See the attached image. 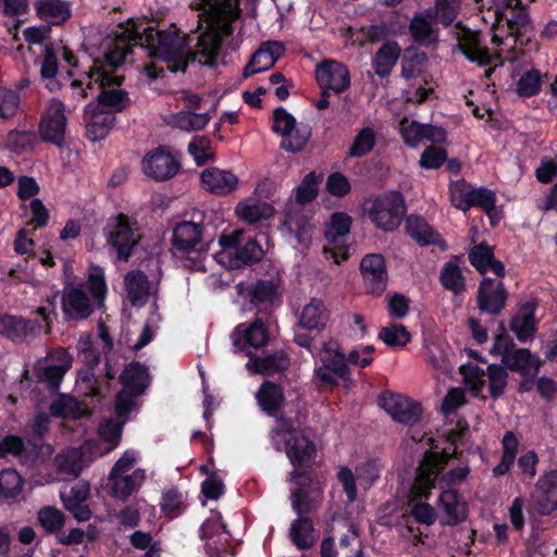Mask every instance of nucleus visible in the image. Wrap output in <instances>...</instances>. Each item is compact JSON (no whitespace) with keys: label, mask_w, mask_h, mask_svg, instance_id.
Instances as JSON below:
<instances>
[{"label":"nucleus","mask_w":557,"mask_h":557,"mask_svg":"<svg viewBox=\"0 0 557 557\" xmlns=\"http://www.w3.org/2000/svg\"><path fill=\"white\" fill-rule=\"evenodd\" d=\"M66 125L64 103L57 98L50 99L40 119L39 135L41 139L61 147Z\"/></svg>","instance_id":"obj_17"},{"label":"nucleus","mask_w":557,"mask_h":557,"mask_svg":"<svg viewBox=\"0 0 557 557\" xmlns=\"http://www.w3.org/2000/svg\"><path fill=\"white\" fill-rule=\"evenodd\" d=\"M289 367V358L284 350H276L262 357H250L246 368L251 373L271 375Z\"/></svg>","instance_id":"obj_33"},{"label":"nucleus","mask_w":557,"mask_h":557,"mask_svg":"<svg viewBox=\"0 0 557 557\" xmlns=\"http://www.w3.org/2000/svg\"><path fill=\"white\" fill-rule=\"evenodd\" d=\"M38 17L50 25H60L71 16V3L66 0H34Z\"/></svg>","instance_id":"obj_34"},{"label":"nucleus","mask_w":557,"mask_h":557,"mask_svg":"<svg viewBox=\"0 0 557 557\" xmlns=\"http://www.w3.org/2000/svg\"><path fill=\"white\" fill-rule=\"evenodd\" d=\"M240 294L249 299L259 313L263 309L273 306L278 298L277 285L272 281H258L245 290L242 289Z\"/></svg>","instance_id":"obj_35"},{"label":"nucleus","mask_w":557,"mask_h":557,"mask_svg":"<svg viewBox=\"0 0 557 557\" xmlns=\"http://www.w3.org/2000/svg\"><path fill=\"white\" fill-rule=\"evenodd\" d=\"M382 468L380 459H369L356 468L357 479L363 487L369 488L380 478Z\"/></svg>","instance_id":"obj_60"},{"label":"nucleus","mask_w":557,"mask_h":557,"mask_svg":"<svg viewBox=\"0 0 557 557\" xmlns=\"http://www.w3.org/2000/svg\"><path fill=\"white\" fill-rule=\"evenodd\" d=\"M190 8L207 23L206 32L197 36L196 58L199 64L212 67L223 39L233 34V23L240 16L239 0H191Z\"/></svg>","instance_id":"obj_2"},{"label":"nucleus","mask_w":557,"mask_h":557,"mask_svg":"<svg viewBox=\"0 0 557 557\" xmlns=\"http://www.w3.org/2000/svg\"><path fill=\"white\" fill-rule=\"evenodd\" d=\"M270 317L258 315L250 323H240L232 332L231 338L234 347L246 356L253 355L252 349L264 346L269 341L268 323Z\"/></svg>","instance_id":"obj_16"},{"label":"nucleus","mask_w":557,"mask_h":557,"mask_svg":"<svg viewBox=\"0 0 557 557\" xmlns=\"http://www.w3.org/2000/svg\"><path fill=\"white\" fill-rule=\"evenodd\" d=\"M143 172L156 181H165L173 177L180 163L163 147L148 152L141 161Z\"/></svg>","instance_id":"obj_21"},{"label":"nucleus","mask_w":557,"mask_h":557,"mask_svg":"<svg viewBox=\"0 0 557 557\" xmlns=\"http://www.w3.org/2000/svg\"><path fill=\"white\" fill-rule=\"evenodd\" d=\"M256 398L262 410L270 414H275V411L283 403V393L277 385L265 382L260 386Z\"/></svg>","instance_id":"obj_46"},{"label":"nucleus","mask_w":557,"mask_h":557,"mask_svg":"<svg viewBox=\"0 0 557 557\" xmlns=\"http://www.w3.org/2000/svg\"><path fill=\"white\" fill-rule=\"evenodd\" d=\"M315 78L322 89H331L336 94L343 92L350 85L348 69L335 60H325L315 69Z\"/></svg>","instance_id":"obj_22"},{"label":"nucleus","mask_w":557,"mask_h":557,"mask_svg":"<svg viewBox=\"0 0 557 557\" xmlns=\"http://www.w3.org/2000/svg\"><path fill=\"white\" fill-rule=\"evenodd\" d=\"M410 34L420 44L428 45L433 41V28L431 15L418 14L410 22Z\"/></svg>","instance_id":"obj_57"},{"label":"nucleus","mask_w":557,"mask_h":557,"mask_svg":"<svg viewBox=\"0 0 557 557\" xmlns=\"http://www.w3.org/2000/svg\"><path fill=\"white\" fill-rule=\"evenodd\" d=\"M399 55V46L396 42H386L375 53L372 60V67L379 76H388Z\"/></svg>","instance_id":"obj_43"},{"label":"nucleus","mask_w":557,"mask_h":557,"mask_svg":"<svg viewBox=\"0 0 557 557\" xmlns=\"http://www.w3.org/2000/svg\"><path fill=\"white\" fill-rule=\"evenodd\" d=\"M126 54V47L116 42L102 59L92 60L87 73V87L97 92L95 103L114 114L126 109L131 102L128 92L120 87L123 76L117 74Z\"/></svg>","instance_id":"obj_3"},{"label":"nucleus","mask_w":557,"mask_h":557,"mask_svg":"<svg viewBox=\"0 0 557 557\" xmlns=\"http://www.w3.org/2000/svg\"><path fill=\"white\" fill-rule=\"evenodd\" d=\"M488 391L493 398L504 394L507 385L508 373L503 366L490 364L487 367Z\"/></svg>","instance_id":"obj_62"},{"label":"nucleus","mask_w":557,"mask_h":557,"mask_svg":"<svg viewBox=\"0 0 557 557\" xmlns=\"http://www.w3.org/2000/svg\"><path fill=\"white\" fill-rule=\"evenodd\" d=\"M40 321L27 320L20 315H0V335L14 343H23L38 335L44 329L48 330L50 311L47 307L37 309Z\"/></svg>","instance_id":"obj_14"},{"label":"nucleus","mask_w":557,"mask_h":557,"mask_svg":"<svg viewBox=\"0 0 557 557\" xmlns=\"http://www.w3.org/2000/svg\"><path fill=\"white\" fill-rule=\"evenodd\" d=\"M441 490L437 508L445 515V522L447 524H456L463 518V505L460 503L457 491L448 487Z\"/></svg>","instance_id":"obj_40"},{"label":"nucleus","mask_w":557,"mask_h":557,"mask_svg":"<svg viewBox=\"0 0 557 557\" xmlns=\"http://www.w3.org/2000/svg\"><path fill=\"white\" fill-rule=\"evenodd\" d=\"M50 361L42 367L40 379L52 389L58 388L65 372L71 368L72 358L64 350H57L51 355Z\"/></svg>","instance_id":"obj_36"},{"label":"nucleus","mask_w":557,"mask_h":557,"mask_svg":"<svg viewBox=\"0 0 557 557\" xmlns=\"http://www.w3.org/2000/svg\"><path fill=\"white\" fill-rule=\"evenodd\" d=\"M534 506L541 516H550L557 510V471L550 470L540 476L533 493Z\"/></svg>","instance_id":"obj_24"},{"label":"nucleus","mask_w":557,"mask_h":557,"mask_svg":"<svg viewBox=\"0 0 557 557\" xmlns=\"http://www.w3.org/2000/svg\"><path fill=\"white\" fill-rule=\"evenodd\" d=\"M537 308L536 299H529L520 305L518 313L510 322V329L516 334L518 341L524 343L531 339L535 332L534 313Z\"/></svg>","instance_id":"obj_31"},{"label":"nucleus","mask_w":557,"mask_h":557,"mask_svg":"<svg viewBox=\"0 0 557 557\" xmlns=\"http://www.w3.org/2000/svg\"><path fill=\"white\" fill-rule=\"evenodd\" d=\"M271 440L276 450L285 451L294 467H309L314 461L317 453L314 443L285 422L272 430Z\"/></svg>","instance_id":"obj_7"},{"label":"nucleus","mask_w":557,"mask_h":557,"mask_svg":"<svg viewBox=\"0 0 557 557\" xmlns=\"http://www.w3.org/2000/svg\"><path fill=\"white\" fill-rule=\"evenodd\" d=\"M89 492L90 486L85 481L76 482L70 488L64 487L60 492V498L63 506L77 521H87L91 517V511L85 504L89 496Z\"/></svg>","instance_id":"obj_28"},{"label":"nucleus","mask_w":557,"mask_h":557,"mask_svg":"<svg viewBox=\"0 0 557 557\" xmlns=\"http://www.w3.org/2000/svg\"><path fill=\"white\" fill-rule=\"evenodd\" d=\"M284 52L285 46L281 41L269 40L261 44L259 49L251 55L249 62L245 66L243 76L248 77L270 70L284 54Z\"/></svg>","instance_id":"obj_27"},{"label":"nucleus","mask_w":557,"mask_h":557,"mask_svg":"<svg viewBox=\"0 0 557 557\" xmlns=\"http://www.w3.org/2000/svg\"><path fill=\"white\" fill-rule=\"evenodd\" d=\"M380 405L398 423L413 425L421 418L420 404L400 394L382 395Z\"/></svg>","instance_id":"obj_20"},{"label":"nucleus","mask_w":557,"mask_h":557,"mask_svg":"<svg viewBox=\"0 0 557 557\" xmlns=\"http://www.w3.org/2000/svg\"><path fill=\"white\" fill-rule=\"evenodd\" d=\"M351 225V219L343 212L333 213L325 228L327 246L323 248L326 259H332L335 264L348 259L347 237Z\"/></svg>","instance_id":"obj_15"},{"label":"nucleus","mask_w":557,"mask_h":557,"mask_svg":"<svg viewBox=\"0 0 557 557\" xmlns=\"http://www.w3.org/2000/svg\"><path fill=\"white\" fill-rule=\"evenodd\" d=\"M117 418L120 419L119 422L112 419H106L99 425L100 438L108 443V447L106 448L107 453L111 451L117 446L122 435V429L124 423L126 422L127 416H117Z\"/></svg>","instance_id":"obj_52"},{"label":"nucleus","mask_w":557,"mask_h":557,"mask_svg":"<svg viewBox=\"0 0 557 557\" xmlns=\"http://www.w3.org/2000/svg\"><path fill=\"white\" fill-rule=\"evenodd\" d=\"M425 361L438 374H449L454 368L451 357L454 352L444 343L431 342L425 345Z\"/></svg>","instance_id":"obj_38"},{"label":"nucleus","mask_w":557,"mask_h":557,"mask_svg":"<svg viewBox=\"0 0 557 557\" xmlns=\"http://www.w3.org/2000/svg\"><path fill=\"white\" fill-rule=\"evenodd\" d=\"M58 73V61L52 47L46 46L44 59L40 65V76L46 82V88L54 91L59 88L58 82L54 79Z\"/></svg>","instance_id":"obj_55"},{"label":"nucleus","mask_w":557,"mask_h":557,"mask_svg":"<svg viewBox=\"0 0 557 557\" xmlns=\"http://www.w3.org/2000/svg\"><path fill=\"white\" fill-rule=\"evenodd\" d=\"M127 298L135 307L145 306L153 294V286L147 275L140 270H132L124 276Z\"/></svg>","instance_id":"obj_30"},{"label":"nucleus","mask_w":557,"mask_h":557,"mask_svg":"<svg viewBox=\"0 0 557 557\" xmlns=\"http://www.w3.org/2000/svg\"><path fill=\"white\" fill-rule=\"evenodd\" d=\"M410 337V333L401 324H391L379 332V338L389 347H405Z\"/></svg>","instance_id":"obj_56"},{"label":"nucleus","mask_w":557,"mask_h":557,"mask_svg":"<svg viewBox=\"0 0 557 557\" xmlns=\"http://www.w3.org/2000/svg\"><path fill=\"white\" fill-rule=\"evenodd\" d=\"M120 382L123 388L116 395L115 413L124 417L135 407V398L148 387V369L138 362L129 363L121 373Z\"/></svg>","instance_id":"obj_12"},{"label":"nucleus","mask_w":557,"mask_h":557,"mask_svg":"<svg viewBox=\"0 0 557 557\" xmlns=\"http://www.w3.org/2000/svg\"><path fill=\"white\" fill-rule=\"evenodd\" d=\"M399 132L404 143L407 146L414 148L423 141L424 124L404 119L399 124Z\"/></svg>","instance_id":"obj_63"},{"label":"nucleus","mask_w":557,"mask_h":557,"mask_svg":"<svg viewBox=\"0 0 557 557\" xmlns=\"http://www.w3.org/2000/svg\"><path fill=\"white\" fill-rule=\"evenodd\" d=\"M446 462V457L436 453L424 455L418 468L417 480L413 485V493L417 497L428 498L431 490L434 487L451 488L454 485L462 483L470 473L468 463H461L458 467L441 474V468Z\"/></svg>","instance_id":"obj_6"},{"label":"nucleus","mask_w":557,"mask_h":557,"mask_svg":"<svg viewBox=\"0 0 557 557\" xmlns=\"http://www.w3.org/2000/svg\"><path fill=\"white\" fill-rule=\"evenodd\" d=\"M366 212L377 228L393 232L406 213L404 197L398 191L384 193L368 202Z\"/></svg>","instance_id":"obj_10"},{"label":"nucleus","mask_w":557,"mask_h":557,"mask_svg":"<svg viewBox=\"0 0 557 557\" xmlns=\"http://www.w3.org/2000/svg\"><path fill=\"white\" fill-rule=\"evenodd\" d=\"M38 521L48 533H53L64 525V515L55 507L46 506L38 511Z\"/></svg>","instance_id":"obj_61"},{"label":"nucleus","mask_w":557,"mask_h":557,"mask_svg":"<svg viewBox=\"0 0 557 557\" xmlns=\"http://www.w3.org/2000/svg\"><path fill=\"white\" fill-rule=\"evenodd\" d=\"M89 461L84 447L65 448L54 458L58 471L70 478H77Z\"/></svg>","instance_id":"obj_32"},{"label":"nucleus","mask_w":557,"mask_h":557,"mask_svg":"<svg viewBox=\"0 0 557 557\" xmlns=\"http://www.w3.org/2000/svg\"><path fill=\"white\" fill-rule=\"evenodd\" d=\"M112 495L120 499H127L135 491H137L146 480L144 469H136L131 474H116L110 476Z\"/></svg>","instance_id":"obj_39"},{"label":"nucleus","mask_w":557,"mask_h":557,"mask_svg":"<svg viewBox=\"0 0 557 557\" xmlns=\"http://www.w3.org/2000/svg\"><path fill=\"white\" fill-rule=\"evenodd\" d=\"M470 208H480L490 219H493L492 211L496 203V194L485 187H473Z\"/></svg>","instance_id":"obj_64"},{"label":"nucleus","mask_w":557,"mask_h":557,"mask_svg":"<svg viewBox=\"0 0 557 557\" xmlns=\"http://www.w3.org/2000/svg\"><path fill=\"white\" fill-rule=\"evenodd\" d=\"M202 187L216 196L232 194L238 185V178L228 170L208 168L200 175Z\"/></svg>","instance_id":"obj_29"},{"label":"nucleus","mask_w":557,"mask_h":557,"mask_svg":"<svg viewBox=\"0 0 557 557\" xmlns=\"http://www.w3.org/2000/svg\"><path fill=\"white\" fill-rule=\"evenodd\" d=\"M360 272L367 294L377 297L385 292L388 274L385 259L381 253L366 255L360 261Z\"/></svg>","instance_id":"obj_19"},{"label":"nucleus","mask_w":557,"mask_h":557,"mask_svg":"<svg viewBox=\"0 0 557 557\" xmlns=\"http://www.w3.org/2000/svg\"><path fill=\"white\" fill-rule=\"evenodd\" d=\"M51 414L61 418L78 419L85 413V409L72 396L60 395L50 406Z\"/></svg>","instance_id":"obj_48"},{"label":"nucleus","mask_w":557,"mask_h":557,"mask_svg":"<svg viewBox=\"0 0 557 557\" xmlns=\"http://www.w3.org/2000/svg\"><path fill=\"white\" fill-rule=\"evenodd\" d=\"M22 484V478L16 470L9 468L0 472V496L15 497L20 493Z\"/></svg>","instance_id":"obj_59"},{"label":"nucleus","mask_w":557,"mask_h":557,"mask_svg":"<svg viewBox=\"0 0 557 557\" xmlns=\"http://www.w3.org/2000/svg\"><path fill=\"white\" fill-rule=\"evenodd\" d=\"M317 176L313 172L307 174L296 188L295 199L286 202L281 230L294 237L299 245H308L312 237L313 225L306 213L304 205L311 202L318 194Z\"/></svg>","instance_id":"obj_5"},{"label":"nucleus","mask_w":557,"mask_h":557,"mask_svg":"<svg viewBox=\"0 0 557 557\" xmlns=\"http://www.w3.org/2000/svg\"><path fill=\"white\" fill-rule=\"evenodd\" d=\"M330 320V312L324 302L319 298H312L300 313L299 325L306 330H323Z\"/></svg>","instance_id":"obj_37"},{"label":"nucleus","mask_w":557,"mask_h":557,"mask_svg":"<svg viewBox=\"0 0 557 557\" xmlns=\"http://www.w3.org/2000/svg\"><path fill=\"white\" fill-rule=\"evenodd\" d=\"M87 137L92 141L103 139L110 132L115 121V114L90 102L86 106L84 112Z\"/></svg>","instance_id":"obj_26"},{"label":"nucleus","mask_w":557,"mask_h":557,"mask_svg":"<svg viewBox=\"0 0 557 557\" xmlns=\"http://www.w3.org/2000/svg\"><path fill=\"white\" fill-rule=\"evenodd\" d=\"M104 236L107 245L115 250L116 259L126 262L132 257L143 235L135 216L120 213L108 220Z\"/></svg>","instance_id":"obj_8"},{"label":"nucleus","mask_w":557,"mask_h":557,"mask_svg":"<svg viewBox=\"0 0 557 557\" xmlns=\"http://www.w3.org/2000/svg\"><path fill=\"white\" fill-rule=\"evenodd\" d=\"M311 129L306 124H297L290 131L282 136L281 148L287 152H299L306 146Z\"/></svg>","instance_id":"obj_47"},{"label":"nucleus","mask_w":557,"mask_h":557,"mask_svg":"<svg viewBox=\"0 0 557 557\" xmlns=\"http://www.w3.org/2000/svg\"><path fill=\"white\" fill-rule=\"evenodd\" d=\"M314 358L320 362L314 368V380L321 387H334L338 379L350 380L346 356L336 339L323 342Z\"/></svg>","instance_id":"obj_9"},{"label":"nucleus","mask_w":557,"mask_h":557,"mask_svg":"<svg viewBox=\"0 0 557 557\" xmlns=\"http://www.w3.org/2000/svg\"><path fill=\"white\" fill-rule=\"evenodd\" d=\"M197 45L195 50L189 52L186 48L185 38L173 32H159L157 34V44L154 54L158 59L166 63V70L173 73L185 72L189 62L197 61Z\"/></svg>","instance_id":"obj_11"},{"label":"nucleus","mask_w":557,"mask_h":557,"mask_svg":"<svg viewBox=\"0 0 557 557\" xmlns=\"http://www.w3.org/2000/svg\"><path fill=\"white\" fill-rule=\"evenodd\" d=\"M473 191V186L463 180L451 182L449 185V197L451 205L467 212L470 209V201Z\"/></svg>","instance_id":"obj_53"},{"label":"nucleus","mask_w":557,"mask_h":557,"mask_svg":"<svg viewBox=\"0 0 557 557\" xmlns=\"http://www.w3.org/2000/svg\"><path fill=\"white\" fill-rule=\"evenodd\" d=\"M243 232L235 231L231 235H222L219 244L225 250L216 255L219 262L224 263L228 259V267L239 268L261 260L263 250L255 239H249L245 245L238 246Z\"/></svg>","instance_id":"obj_13"},{"label":"nucleus","mask_w":557,"mask_h":557,"mask_svg":"<svg viewBox=\"0 0 557 557\" xmlns=\"http://www.w3.org/2000/svg\"><path fill=\"white\" fill-rule=\"evenodd\" d=\"M460 372L463 376L465 384L472 394L476 397L481 396L485 385L487 371L485 372L476 364L468 363L460 367Z\"/></svg>","instance_id":"obj_54"},{"label":"nucleus","mask_w":557,"mask_h":557,"mask_svg":"<svg viewBox=\"0 0 557 557\" xmlns=\"http://www.w3.org/2000/svg\"><path fill=\"white\" fill-rule=\"evenodd\" d=\"M502 363L511 371H530L539 368V363L533 360L528 349L516 347L507 356H504Z\"/></svg>","instance_id":"obj_49"},{"label":"nucleus","mask_w":557,"mask_h":557,"mask_svg":"<svg viewBox=\"0 0 557 557\" xmlns=\"http://www.w3.org/2000/svg\"><path fill=\"white\" fill-rule=\"evenodd\" d=\"M107 290L103 269L92 265L84 284L64 287L61 298L64 318L69 321L86 320L96 307L103 305Z\"/></svg>","instance_id":"obj_4"},{"label":"nucleus","mask_w":557,"mask_h":557,"mask_svg":"<svg viewBox=\"0 0 557 557\" xmlns=\"http://www.w3.org/2000/svg\"><path fill=\"white\" fill-rule=\"evenodd\" d=\"M376 143V132L370 127L361 128L349 147V156L354 158H361L372 151Z\"/></svg>","instance_id":"obj_51"},{"label":"nucleus","mask_w":557,"mask_h":557,"mask_svg":"<svg viewBox=\"0 0 557 557\" xmlns=\"http://www.w3.org/2000/svg\"><path fill=\"white\" fill-rule=\"evenodd\" d=\"M314 528L309 518L299 517L289 529V537L293 544L300 550L308 549L315 542Z\"/></svg>","instance_id":"obj_44"},{"label":"nucleus","mask_w":557,"mask_h":557,"mask_svg":"<svg viewBox=\"0 0 557 557\" xmlns=\"http://www.w3.org/2000/svg\"><path fill=\"white\" fill-rule=\"evenodd\" d=\"M292 482L298 487L290 494L292 508L298 515L312 512L322 500V491L320 487H311V478L307 472H298L294 470L290 473Z\"/></svg>","instance_id":"obj_18"},{"label":"nucleus","mask_w":557,"mask_h":557,"mask_svg":"<svg viewBox=\"0 0 557 557\" xmlns=\"http://www.w3.org/2000/svg\"><path fill=\"white\" fill-rule=\"evenodd\" d=\"M408 235L421 246L435 245L440 235L428 222L419 215H409L406 220Z\"/></svg>","instance_id":"obj_41"},{"label":"nucleus","mask_w":557,"mask_h":557,"mask_svg":"<svg viewBox=\"0 0 557 557\" xmlns=\"http://www.w3.org/2000/svg\"><path fill=\"white\" fill-rule=\"evenodd\" d=\"M203 225L193 221L177 223L172 232V247L175 251L187 253L203 250Z\"/></svg>","instance_id":"obj_23"},{"label":"nucleus","mask_w":557,"mask_h":557,"mask_svg":"<svg viewBox=\"0 0 557 557\" xmlns=\"http://www.w3.org/2000/svg\"><path fill=\"white\" fill-rule=\"evenodd\" d=\"M507 297L503 282L485 277L478 289V307L481 311L495 315L505 308Z\"/></svg>","instance_id":"obj_25"},{"label":"nucleus","mask_w":557,"mask_h":557,"mask_svg":"<svg viewBox=\"0 0 557 557\" xmlns=\"http://www.w3.org/2000/svg\"><path fill=\"white\" fill-rule=\"evenodd\" d=\"M532 0H503L504 7L495 11L496 23L506 22L508 34L499 35L496 30L492 36V44L496 51L491 52L482 41L481 34L472 30L461 23H457L451 35L457 40L453 52H461L470 62L480 66L488 65L499 57V51L513 49L520 35L531 27V20L527 5Z\"/></svg>","instance_id":"obj_1"},{"label":"nucleus","mask_w":557,"mask_h":557,"mask_svg":"<svg viewBox=\"0 0 557 557\" xmlns=\"http://www.w3.org/2000/svg\"><path fill=\"white\" fill-rule=\"evenodd\" d=\"M440 281L443 287L458 295L465 292V276L456 260H450L441 269Z\"/></svg>","instance_id":"obj_45"},{"label":"nucleus","mask_w":557,"mask_h":557,"mask_svg":"<svg viewBox=\"0 0 557 557\" xmlns=\"http://www.w3.org/2000/svg\"><path fill=\"white\" fill-rule=\"evenodd\" d=\"M211 120L210 113H195L193 111H181L173 117V124L185 132L200 131Z\"/></svg>","instance_id":"obj_50"},{"label":"nucleus","mask_w":557,"mask_h":557,"mask_svg":"<svg viewBox=\"0 0 557 557\" xmlns=\"http://www.w3.org/2000/svg\"><path fill=\"white\" fill-rule=\"evenodd\" d=\"M160 505L165 516L176 518L185 509L184 496L177 488H170L163 492Z\"/></svg>","instance_id":"obj_58"},{"label":"nucleus","mask_w":557,"mask_h":557,"mask_svg":"<svg viewBox=\"0 0 557 557\" xmlns=\"http://www.w3.org/2000/svg\"><path fill=\"white\" fill-rule=\"evenodd\" d=\"M236 213L243 221L256 224L273 216L274 208L265 201L245 200L236 206Z\"/></svg>","instance_id":"obj_42"}]
</instances>
